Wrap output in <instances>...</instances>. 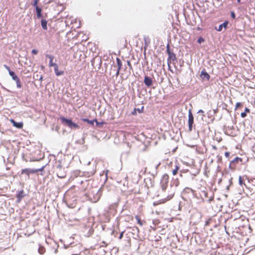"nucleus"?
Here are the masks:
<instances>
[{
  "mask_svg": "<svg viewBox=\"0 0 255 255\" xmlns=\"http://www.w3.org/2000/svg\"><path fill=\"white\" fill-rule=\"evenodd\" d=\"M237 1H238V2H240V0H237Z\"/></svg>",
  "mask_w": 255,
  "mask_h": 255,
  "instance_id": "nucleus-51",
  "label": "nucleus"
},
{
  "mask_svg": "<svg viewBox=\"0 0 255 255\" xmlns=\"http://www.w3.org/2000/svg\"><path fill=\"white\" fill-rule=\"evenodd\" d=\"M231 16L233 18H235V17H236V14H235V13L234 11H231Z\"/></svg>",
  "mask_w": 255,
  "mask_h": 255,
  "instance_id": "nucleus-33",
  "label": "nucleus"
},
{
  "mask_svg": "<svg viewBox=\"0 0 255 255\" xmlns=\"http://www.w3.org/2000/svg\"><path fill=\"white\" fill-rule=\"evenodd\" d=\"M200 76L202 78L204 79H206L209 80L210 79V76L209 74L206 72L205 70H203L201 72Z\"/></svg>",
  "mask_w": 255,
  "mask_h": 255,
  "instance_id": "nucleus-9",
  "label": "nucleus"
},
{
  "mask_svg": "<svg viewBox=\"0 0 255 255\" xmlns=\"http://www.w3.org/2000/svg\"><path fill=\"white\" fill-rule=\"evenodd\" d=\"M46 57L47 58H48V59H49V60H50L49 63V67H54V71H55L56 75L57 76H59L60 75H63L64 71H59L58 70V65L56 63H53L52 62V61L54 59L53 56H52L51 55H49V54H47V55H46Z\"/></svg>",
  "mask_w": 255,
  "mask_h": 255,
  "instance_id": "nucleus-1",
  "label": "nucleus"
},
{
  "mask_svg": "<svg viewBox=\"0 0 255 255\" xmlns=\"http://www.w3.org/2000/svg\"><path fill=\"white\" fill-rule=\"evenodd\" d=\"M35 9H36L37 17L38 18L41 17H42V14H41L42 9H41V8L40 7H39L38 6H36L35 7Z\"/></svg>",
  "mask_w": 255,
  "mask_h": 255,
  "instance_id": "nucleus-13",
  "label": "nucleus"
},
{
  "mask_svg": "<svg viewBox=\"0 0 255 255\" xmlns=\"http://www.w3.org/2000/svg\"><path fill=\"white\" fill-rule=\"evenodd\" d=\"M242 105V104L241 103H240V102L237 103L236 105V109H237V108H238L239 107L241 106Z\"/></svg>",
  "mask_w": 255,
  "mask_h": 255,
  "instance_id": "nucleus-34",
  "label": "nucleus"
},
{
  "mask_svg": "<svg viewBox=\"0 0 255 255\" xmlns=\"http://www.w3.org/2000/svg\"><path fill=\"white\" fill-rule=\"evenodd\" d=\"M166 51H167L168 55L170 53H173L172 52L170 51V50L169 44H167V45L166 46Z\"/></svg>",
  "mask_w": 255,
  "mask_h": 255,
  "instance_id": "nucleus-24",
  "label": "nucleus"
},
{
  "mask_svg": "<svg viewBox=\"0 0 255 255\" xmlns=\"http://www.w3.org/2000/svg\"><path fill=\"white\" fill-rule=\"evenodd\" d=\"M168 175L167 174H164L163 175L162 178L161 180L160 184L162 190L165 191L167 188L168 182Z\"/></svg>",
  "mask_w": 255,
  "mask_h": 255,
  "instance_id": "nucleus-5",
  "label": "nucleus"
},
{
  "mask_svg": "<svg viewBox=\"0 0 255 255\" xmlns=\"http://www.w3.org/2000/svg\"><path fill=\"white\" fill-rule=\"evenodd\" d=\"M11 123H12L13 126L16 127V122L14 120H10Z\"/></svg>",
  "mask_w": 255,
  "mask_h": 255,
  "instance_id": "nucleus-39",
  "label": "nucleus"
},
{
  "mask_svg": "<svg viewBox=\"0 0 255 255\" xmlns=\"http://www.w3.org/2000/svg\"><path fill=\"white\" fill-rule=\"evenodd\" d=\"M241 116L242 117V118H245L247 116V114L246 113V112H243L241 113Z\"/></svg>",
  "mask_w": 255,
  "mask_h": 255,
  "instance_id": "nucleus-36",
  "label": "nucleus"
},
{
  "mask_svg": "<svg viewBox=\"0 0 255 255\" xmlns=\"http://www.w3.org/2000/svg\"><path fill=\"white\" fill-rule=\"evenodd\" d=\"M113 68H117L116 70H118V71H120V70L121 69V67L117 66L116 65H113Z\"/></svg>",
  "mask_w": 255,
  "mask_h": 255,
  "instance_id": "nucleus-30",
  "label": "nucleus"
},
{
  "mask_svg": "<svg viewBox=\"0 0 255 255\" xmlns=\"http://www.w3.org/2000/svg\"><path fill=\"white\" fill-rule=\"evenodd\" d=\"M67 204V206L69 207V208H73L74 206H75V203H71L70 201H68V200H67V202H66Z\"/></svg>",
  "mask_w": 255,
  "mask_h": 255,
  "instance_id": "nucleus-21",
  "label": "nucleus"
},
{
  "mask_svg": "<svg viewBox=\"0 0 255 255\" xmlns=\"http://www.w3.org/2000/svg\"><path fill=\"white\" fill-rule=\"evenodd\" d=\"M239 184L241 185V186H242L243 184V181L242 180V177L241 176H239Z\"/></svg>",
  "mask_w": 255,
  "mask_h": 255,
  "instance_id": "nucleus-25",
  "label": "nucleus"
},
{
  "mask_svg": "<svg viewBox=\"0 0 255 255\" xmlns=\"http://www.w3.org/2000/svg\"><path fill=\"white\" fill-rule=\"evenodd\" d=\"M230 152H226L225 153V156H226V157L228 158V157H229V156H230Z\"/></svg>",
  "mask_w": 255,
  "mask_h": 255,
  "instance_id": "nucleus-40",
  "label": "nucleus"
},
{
  "mask_svg": "<svg viewBox=\"0 0 255 255\" xmlns=\"http://www.w3.org/2000/svg\"><path fill=\"white\" fill-rule=\"evenodd\" d=\"M47 21L46 19H42L41 21V26L44 30L47 29Z\"/></svg>",
  "mask_w": 255,
  "mask_h": 255,
  "instance_id": "nucleus-15",
  "label": "nucleus"
},
{
  "mask_svg": "<svg viewBox=\"0 0 255 255\" xmlns=\"http://www.w3.org/2000/svg\"><path fill=\"white\" fill-rule=\"evenodd\" d=\"M197 113L198 114H203L204 111L202 110H199Z\"/></svg>",
  "mask_w": 255,
  "mask_h": 255,
  "instance_id": "nucleus-44",
  "label": "nucleus"
},
{
  "mask_svg": "<svg viewBox=\"0 0 255 255\" xmlns=\"http://www.w3.org/2000/svg\"><path fill=\"white\" fill-rule=\"evenodd\" d=\"M38 2V0H34L33 3V5L35 7V8L36 7V6H38L37 5Z\"/></svg>",
  "mask_w": 255,
  "mask_h": 255,
  "instance_id": "nucleus-28",
  "label": "nucleus"
},
{
  "mask_svg": "<svg viewBox=\"0 0 255 255\" xmlns=\"http://www.w3.org/2000/svg\"><path fill=\"white\" fill-rule=\"evenodd\" d=\"M60 119L63 124L71 129H76L79 128L77 124L73 123L70 119H68L64 117H61Z\"/></svg>",
  "mask_w": 255,
  "mask_h": 255,
  "instance_id": "nucleus-3",
  "label": "nucleus"
},
{
  "mask_svg": "<svg viewBox=\"0 0 255 255\" xmlns=\"http://www.w3.org/2000/svg\"><path fill=\"white\" fill-rule=\"evenodd\" d=\"M144 83L147 87H149L152 85L153 81L150 77L146 76L144 77Z\"/></svg>",
  "mask_w": 255,
  "mask_h": 255,
  "instance_id": "nucleus-8",
  "label": "nucleus"
},
{
  "mask_svg": "<svg viewBox=\"0 0 255 255\" xmlns=\"http://www.w3.org/2000/svg\"><path fill=\"white\" fill-rule=\"evenodd\" d=\"M204 41V39L202 38V37H199L198 40H197V42L199 43H201L202 42H203Z\"/></svg>",
  "mask_w": 255,
  "mask_h": 255,
  "instance_id": "nucleus-27",
  "label": "nucleus"
},
{
  "mask_svg": "<svg viewBox=\"0 0 255 255\" xmlns=\"http://www.w3.org/2000/svg\"><path fill=\"white\" fill-rule=\"evenodd\" d=\"M188 122V126H189V131H191L192 130L193 125V123H194V117L191 112V110H190L189 111Z\"/></svg>",
  "mask_w": 255,
  "mask_h": 255,
  "instance_id": "nucleus-6",
  "label": "nucleus"
},
{
  "mask_svg": "<svg viewBox=\"0 0 255 255\" xmlns=\"http://www.w3.org/2000/svg\"><path fill=\"white\" fill-rule=\"evenodd\" d=\"M173 195H174V193H172L170 195H168L167 197V198L166 199V200L167 201V200H169L171 199L173 197Z\"/></svg>",
  "mask_w": 255,
  "mask_h": 255,
  "instance_id": "nucleus-26",
  "label": "nucleus"
},
{
  "mask_svg": "<svg viewBox=\"0 0 255 255\" xmlns=\"http://www.w3.org/2000/svg\"><path fill=\"white\" fill-rule=\"evenodd\" d=\"M21 84L20 83V81L19 79L17 77V88H20Z\"/></svg>",
  "mask_w": 255,
  "mask_h": 255,
  "instance_id": "nucleus-31",
  "label": "nucleus"
},
{
  "mask_svg": "<svg viewBox=\"0 0 255 255\" xmlns=\"http://www.w3.org/2000/svg\"><path fill=\"white\" fill-rule=\"evenodd\" d=\"M179 184V181L177 178L173 179L171 183V186H175L176 187L178 186Z\"/></svg>",
  "mask_w": 255,
  "mask_h": 255,
  "instance_id": "nucleus-16",
  "label": "nucleus"
},
{
  "mask_svg": "<svg viewBox=\"0 0 255 255\" xmlns=\"http://www.w3.org/2000/svg\"><path fill=\"white\" fill-rule=\"evenodd\" d=\"M44 167H42V168H39V169H30V168H28V172H29V173H32V174H34V173H36L37 172H38V171H41L43 170Z\"/></svg>",
  "mask_w": 255,
  "mask_h": 255,
  "instance_id": "nucleus-14",
  "label": "nucleus"
},
{
  "mask_svg": "<svg viewBox=\"0 0 255 255\" xmlns=\"http://www.w3.org/2000/svg\"><path fill=\"white\" fill-rule=\"evenodd\" d=\"M239 160H241V159L240 158L237 157L232 161V162H237Z\"/></svg>",
  "mask_w": 255,
  "mask_h": 255,
  "instance_id": "nucleus-37",
  "label": "nucleus"
},
{
  "mask_svg": "<svg viewBox=\"0 0 255 255\" xmlns=\"http://www.w3.org/2000/svg\"><path fill=\"white\" fill-rule=\"evenodd\" d=\"M45 252V248L43 247L40 246L38 249V253L42 255Z\"/></svg>",
  "mask_w": 255,
  "mask_h": 255,
  "instance_id": "nucleus-19",
  "label": "nucleus"
},
{
  "mask_svg": "<svg viewBox=\"0 0 255 255\" xmlns=\"http://www.w3.org/2000/svg\"><path fill=\"white\" fill-rule=\"evenodd\" d=\"M116 68H113V66H112V71L114 72V71H116Z\"/></svg>",
  "mask_w": 255,
  "mask_h": 255,
  "instance_id": "nucleus-46",
  "label": "nucleus"
},
{
  "mask_svg": "<svg viewBox=\"0 0 255 255\" xmlns=\"http://www.w3.org/2000/svg\"><path fill=\"white\" fill-rule=\"evenodd\" d=\"M116 61H117V63L116 66L122 67V62L121 60V59L119 58H116Z\"/></svg>",
  "mask_w": 255,
  "mask_h": 255,
  "instance_id": "nucleus-20",
  "label": "nucleus"
},
{
  "mask_svg": "<svg viewBox=\"0 0 255 255\" xmlns=\"http://www.w3.org/2000/svg\"><path fill=\"white\" fill-rule=\"evenodd\" d=\"M22 157L23 159H24V155H23V153H22Z\"/></svg>",
  "mask_w": 255,
  "mask_h": 255,
  "instance_id": "nucleus-50",
  "label": "nucleus"
},
{
  "mask_svg": "<svg viewBox=\"0 0 255 255\" xmlns=\"http://www.w3.org/2000/svg\"><path fill=\"white\" fill-rule=\"evenodd\" d=\"M160 163H159L158 164H157V165H156V169H157L158 167L159 166V165H160Z\"/></svg>",
  "mask_w": 255,
  "mask_h": 255,
  "instance_id": "nucleus-49",
  "label": "nucleus"
},
{
  "mask_svg": "<svg viewBox=\"0 0 255 255\" xmlns=\"http://www.w3.org/2000/svg\"><path fill=\"white\" fill-rule=\"evenodd\" d=\"M42 80H43V77H42V75H41V76H40V77H39V80L40 82H41V81H42Z\"/></svg>",
  "mask_w": 255,
  "mask_h": 255,
  "instance_id": "nucleus-48",
  "label": "nucleus"
},
{
  "mask_svg": "<svg viewBox=\"0 0 255 255\" xmlns=\"http://www.w3.org/2000/svg\"><path fill=\"white\" fill-rule=\"evenodd\" d=\"M113 68H117L116 70H118V71H120V70L121 69V67L117 66L116 65H113Z\"/></svg>",
  "mask_w": 255,
  "mask_h": 255,
  "instance_id": "nucleus-29",
  "label": "nucleus"
},
{
  "mask_svg": "<svg viewBox=\"0 0 255 255\" xmlns=\"http://www.w3.org/2000/svg\"><path fill=\"white\" fill-rule=\"evenodd\" d=\"M23 126V123L22 122L17 123V128H20Z\"/></svg>",
  "mask_w": 255,
  "mask_h": 255,
  "instance_id": "nucleus-23",
  "label": "nucleus"
},
{
  "mask_svg": "<svg viewBox=\"0 0 255 255\" xmlns=\"http://www.w3.org/2000/svg\"><path fill=\"white\" fill-rule=\"evenodd\" d=\"M136 219L137 220V223L138 224H139L140 226H142V222L140 221V220L137 217H136Z\"/></svg>",
  "mask_w": 255,
  "mask_h": 255,
  "instance_id": "nucleus-32",
  "label": "nucleus"
},
{
  "mask_svg": "<svg viewBox=\"0 0 255 255\" xmlns=\"http://www.w3.org/2000/svg\"><path fill=\"white\" fill-rule=\"evenodd\" d=\"M57 176L60 178H63L66 176V172L64 168H62L60 165H57L55 168Z\"/></svg>",
  "mask_w": 255,
  "mask_h": 255,
  "instance_id": "nucleus-4",
  "label": "nucleus"
},
{
  "mask_svg": "<svg viewBox=\"0 0 255 255\" xmlns=\"http://www.w3.org/2000/svg\"><path fill=\"white\" fill-rule=\"evenodd\" d=\"M176 60V55L173 52L172 53H170L168 54V65L169 69H170V63L171 62H174ZM171 71H172L171 70L169 69Z\"/></svg>",
  "mask_w": 255,
  "mask_h": 255,
  "instance_id": "nucleus-7",
  "label": "nucleus"
},
{
  "mask_svg": "<svg viewBox=\"0 0 255 255\" xmlns=\"http://www.w3.org/2000/svg\"><path fill=\"white\" fill-rule=\"evenodd\" d=\"M83 120V121L86 122L88 123H89V124L92 125H94V123L95 121L96 122H97V120H96V119L94 120L91 121V120H89L88 119H84Z\"/></svg>",
  "mask_w": 255,
  "mask_h": 255,
  "instance_id": "nucleus-18",
  "label": "nucleus"
},
{
  "mask_svg": "<svg viewBox=\"0 0 255 255\" xmlns=\"http://www.w3.org/2000/svg\"><path fill=\"white\" fill-rule=\"evenodd\" d=\"M5 67L8 70H9V69L8 67L7 66H5ZM9 74L12 77L13 79H15L16 78V76H15V74H14V72H12V71H9Z\"/></svg>",
  "mask_w": 255,
  "mask_h": 255,
  "instance_id": "nucleus-22",
  "label": "nucleus"
},
{
  "mask_svg": "<svg viewBox=\"0 0 255 255\" xmlns=\"http://www.w3.org/2000/svg\"><path fill=\"white\" fill-rule=\"evenodd\" d=\"M60 119L63 124L71 129H76L79 128L77 124L73 123L70 119H68L64 117H61Z\"/></svg>",
  "mask_w": 255,
  "mask_h": 255,
  "instance_id": "nucleus-2",
  "label": "nucleus"
},
{
  "mask_svg": "<svg viewBox=\"0 0 255 255\" xmlns=\"http://www.w3.org/2000/svg\"><path fill=\"white\" fill-rule=\"evenodd\" d=\"M177 172L178 171L176 169H173L172 170V174H173V175H176L177 174Z\"/></svg>",
  "mask_w": 255,
  "mask_h": 255,
  "instance_id": "nucleus-41",
  "label": "nucleus"
},
{
  "mask_svg": "<svg viewBox=\"0 0 255 255\" xmlns=\"http://www.w3.org/2000/svg\"><path fill=\"white\" fill-rule=\"evenodd\" d=\"M31 53L34 55H36L38 53V51L36 49H33L31 51Z\"/></svg>",
  "mask_w": 255,
  "mask_h": 255,
  "instance_id": "nucleus-35",
  "label": "nucleus"
},
{
  "mask_svg": "<svg viewBox=\"0 0 255 255\" xmlns=\"http://www.w3.org/2000/svg\"><path fill=\"white\" fill-rule=\"evenodd\" d=\"M179 169V167L178 165H176L175 168L174 169H176L178 171Z\"/></svg>",
  "mask_w": 255,
  "mask_h": 255,
  "instance_id": "nucleus-45",
  "label": "nucleus"
},
{
  "mask_svg": "<svg viewBox=\"0 0 255 255\" xmlns=\"http://www.w3.org/2000/svg\"><path fill=\"white\" fill-rule=\"evenodd\" d=\"M25 194L23 190H21L19 192L18 194H17V203L20 202L21 199L23 198L25 196Z\"/></svg>",
  "mask_w": 255,
  "mask_h": 255,
  "instance_id": "nucleus-12",
  "label": "nucleus"
},
{
  "mask_svg": "<svg viewBox=\"0 0 255 255\" xmlns=\"http://www.w3.org/2000/svg\"><path fill=\"white\" fill-rule=\"evenodd\" d=\"M228 23L229 22L228 21H225L224 22L219 25L218 28H216V29L218 31H221L223 29V28H227Z\"/></svg>",
  "mask_w": 255,
  "mask_h": 255,
  "instance_id": "nucleus-11",
  "label": "nucleus"
},
{
  "mask_svg": "<svg viewBox=\"0 0 255 255\" xmlns=\"http://www.w3.org/2000/svg\"><path fill=\"white\" fill-rule=\"evenodd\" d=\"M27 170H28V168H26V169H23L21 171V176L22 177H23L24 175H25L24 177L25 180L28 179L29 178L30 173L29 172H28V171H27Z\"/></svg>",
  "mask_w": 255,
  "mask_h": 255,
  "instance_id": "nucleus-10",
  "label": "nucleus"
},
{
  "mask_svg": "<svg viewBox=\"0 0 255 255\" xmlns=\"http://www.w3.org/2000/svg\"><path fill=\"white\" fill-rule=\"evenodd\" d=\"M250 111V109L249 108H246L245 111V112H246V113H249Z\"/></svg>",
  "mask_w": 255,
  "mask_h": 255,
  "instance_id": "nucleus-43",
  "label": "nucleus"
},
{
  "mask_svg": "<svg viewBox=\"0 0 255 255\" xmlns=\"http://www.w3.org/2000/svg\"><path fill=\"white\" fill-rule=\"evenodd\" d=\"M96 192H97V194H96V196L95 197V198H94V200H93V202H97L98 200H99V199H100L101 196V192L100 191V190H98V191H96Z\"/></svg>",
  "mask_w": 255,
  "mask_h": 255,
  "instance_id": "nucleus-17",
  "label": "nucleus"
},
{
  "mask_svg": "<svg viewBox=\"0 0 255 255\" xmlns=\"http://www.w3.org/2000/svg\"><path fill=\"white\" fill-rule=\"evenodd\" d=\"M35 76L37 77V78L38 77V75L37 74Z\"/></svg>",
  "mask_w": 255,
  "mask_h": 255,
  "instance_id": "nucleus-52",
  "label": "nucleus"
},
{
  "mask_svg": "<svg viewBox=\"0 0 255 255\" xmlns=\"http://www.w3.org/2000/svg\"><path fill=\"white\" fill-rule=\"evenodd\" d=\"M115 72V74L116 76L118 77L120 74V71H118V70H116Z\"/></svg>",
  "mask_w": 255,
  "mask_h": 255,
  "instance_id": "nucleus-38",
  "label": "nucleus"
},
{
  "mask_svg": "<svg viewBox=\"0 0 255 255\" xmlns=\"http://www.w3.org/2000/svg\"><path fill=\"white\" fill-rule=\"evenodd\" d=\"M123 235H124V232H122L120 235V237H119V239H122L123 237Z\"/></svg>",
  "mask_w": 255,
  "mask_h": 255,
  "instance_id": "nucleus-42",
  "label": "nucleus"
},
{
  "mask_svg": "<svg viewBox=\"0 0 255 255\" xmlns=\"http://www.w3.org/2000/svg\"><path fill=\"white\" fill-rule=\"evenodd\" d=\"M127 64L129 67H131V64L129 61H127Z\"/></svg>",
  "mask_w": 255,
  "mask_h": 255,
  "instance_id": "nucleus-47",
  "label": "nucleus"
}]
</instances>
